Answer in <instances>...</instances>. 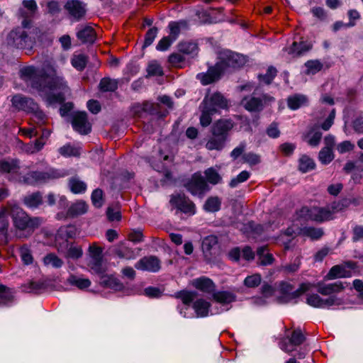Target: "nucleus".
I'll list each match as a JSON object with an SVG mask.
<instances>
[{
	"instance_id": "nucleus-62",
	"label": "nucleus",
	"mask_w": 363,
	"mask_h": 363,
	"mask_svg": "<svg viewBox=\"0 0 363 363\" xmlns=\"http://www.w3.org/2000/svg\"><path fill=\"white\" fill-rule=\"evenodd\" d=\"M157 28L155 27H153L150 28L145 35V42L143 47H147L150 45L154 40L155 39L157 35Z\"/></svg>"
},
{
	"instance_id": "nucleus-28",
	"label": "nucleus",
	"mask_w": 363,
	"mask_h": 363,
	"mask_svg": "<svg viewBox=\"0 0 363 363\" xmlns=\"http://www.w3.org/2000/svg\"><path fill=\"white\" fill-rule=\"evenodd\" d=\"M61 175L60 172L54 169H50L48 172H33L30 174L31 178L36 181L58 179Z\"/></svg>"
},
{
	"instance_id": "nucleus-57",
	"label": "nucleus",
	"mask_w": 363,
	"mask_h": 363,
	"mask_svg": "<svg viewBox=\"0 0 363 363\" xmlns=\"http://www.w3.org/2000/svg\"><path fill=\"white\" fill-rule=\"evenodd\" d=\"M296 230L298 228L294 230L293 228H289L284 234L281 235L280 240L285 245L286 249L289 247L288 242L297 234Z\"/></svg>"
},
{
	"instance_id": "nucleus-4",
	"label": "nucleus",
	"mask_w": 363,
	"mask_h": 363,
	"mask_svg": "<svg viewBox=\"0 0 363 363\" xmlns=\"http://www.w3.org/2000/svg\"><path fill=\"white\" fill-rule=\"evenodd\" d=\"M312 287L310 283H302L297 289L289 281H281L277 286V297L280 303L296 299Z\"/></svg>"
},
{
	"instance_id": "nucleus-19",
	"label": "nucleus",
	"mask_w": 363,
	"mask_h": 363,
	"mask_svg": "<svg viewBox=\"0 0 363 363\" xmlns=\"http://www.w3.org/2000/svg\"><path fill=\"white\" fill-rule=\"evenodd\" d=\"M65 9L77 21L82 18L86 13L85 5L78 0H70L65 4Z\"/></svg>"
},
{
	"instance_id": "nucleus-42",
	"label": "nucleus",
	"mask_w": 363,
	"mask_h": 363,
	"mask_svg": "<svg viewBox=\"0 0 363 363\" xmlns=\"http://www.w3.org/2000/svg\"><path fill=\"white\" fill-rule=\"evenodd\" d=\"M99 88L103 91H114L118 88V80L111 78H103L99 83Z\"/></svg>"
},
{
	"instance_id": "nucleus-15",
	"label": "nucleus",
	"mask_w": 363,
	"mask_h": 363,
	"mask_svg": "<svg viewBox=\"0 0 363 363\" xmlns=\"http://www.w3.org/2000/svg\"><path fill=\"white\" fill-rule=\"evenodd\" d=\"M72 126L77 132L82 135L88 134L91 129L85 112H77L74 115Z\"/></svg>"
},
{
	"instance_id": "nucleus-33",
	"label": "nucleus",
	"mask_w": 363,
	"mask_h": 363,
	"mask_svg": "<svg viewBox=\"0 0 363 363\" xmlns=\"http://www.w3.org/2000/svg\"><path fill=\"white\" fill-rule=\"evenodd\" d=\"M67 283L72 286H75L79 289H85L91 286V281L89 279H85L81 277H77L74 274L69 275L67 280Z\"/></svg>"
},
{
	"instance_id": "nucleus-27",
	"label": "nucleus",
	"mask_w": 363,
	"mask_h": 363,
	"mask_svg": "<svg viewBox=\"0 0 363 363\" xmlns=\"http://www.w3.org/2000/svg\"><path fill=\"white\" fill-rule=\"evenodd\" d=\"M322 133L317 128H312L303 135V139L311 147H317L321 140Z\"/></svg>"
},
{
	"instance_id": "nucleus-24",
	"label": "nucleus",
	"mask_w": 363,
	"mask_h": 363,
	"mask_svg": "<svg viewBox=\"0 0 363 363\" xmlns=\"http://www.w3.org/2000/svg\"><path fill=\"white\" fill-rule=\"evenodd\" d=\"M186 189L194 196L202 197L211 188L207 183H186Z\"/></svg>"
},
{
	"instance_id": "nucleus-7",
	"label": "nucleus",
	"mask_w": 363,
	"mask_h": 363,
	"mask_svg": "<svg viewBox=\"0 0 363 363\" xmlns=\"http://www.w3.org/2000/svg\"><path fill=\"white\" fill-rule=\"evenodd\" d=\"M7 44L19 49H30L34 41L28 35L27 32L21 28H18L8 35Z\"/></svg>"
},
{
	"instance_id": "nucleus-34",
	"label": "nucleus",
	"mask_w": 363,
	"mask_h": 363,
	"mask_svg": "<svg viewBox=\"0 0 363 363\" xmlns=\"http://www.w3.org/2000/svg\"><path fill=\"white\" fill-rule=\"evenodd\" d=\"M104 286L110 288L114 291H121L123 289V284L116 277L113 276H104L101 281Z\"/></svg>"
},
{
	"instance_id": "nucleus-16",
	"label": "nucleus",
	"mask_w": 363,
	"mask_h": 363,
	"mask_svg": "<svg viewBox=\"0 0 363 363\" xmlns=\"http://www.w3.org/2000/svg\"><path fill=\"white\" fill-rule=\"evenodd\" d=\"M12 105L18 110L27 112L36 111L38 105L31 99L24 97L21 95H15L11 99Z\"/></svg>"
},
{
	"instance_id": "nucleus-63",
	"label": "nucleus",
	"mask_w": 363,
	"mask_h": 363,
	"mask_svg": "<svg viewBox=\"0 0 363 363\" xmlns=\"http://www.w3.org/2000/svg\"><path fill=\"white\" fill-rule=\"evenodd\" d=\"M174 40L170 36L162 38L157 45V50L160 51L167 50Z\"/></svg>"
},
{
	"instance_id": "nucleus-21",
	"label": "nucleus",
	"mask_w": 363,
	"mask_h": 363,
	"mask_svg": "<svg viewBox=\"0 0 363 363\" xmlns=\"http://www.w3.org/2000/svg\"><path fill=\"white\" fill-rule=\"evenodd\" d=\"M233 127V123L230 120H219L213 125L211 132L213 136H222L227 139L228 133Z\"/></svg>"
},
{
	"instance_id": "nucleus-11",
	"label": "nucleus",
	"mask_w": 363,
	"mask_h": 363,
	"mask_svg": "<svg viewBox=\"0 0 363 363\" xmlns=\"http://www.w3.org/2000/svg\"><path fill=\"white\" fill-rule=\"evenodd\" d=\"M169 202L172 206L177 208L184 213H189L193 215L196 213V207L194 203L184 195H172Z\"/></svg>"
},
{
	"instance_id": "nucleus-53",
	"label": "nucleus",
	"mask_w": 363,
	"mask_h": 363,
	"mask_svg": "<svg viewBox=\"0 0 363 363\" xmlns=\"http://www.w3.org/2000/svg\"><path fill=\"white\" fill-rule=\"evenodd\" d=\"M301 233L303 235L307 236L313 240H317L320 238L323 233L320 228H305L301 230Z\"/></svg>"
},
{
	"instance_id": "nucleus-29",
	"label": "nucleus",
	"mask_w": 363,
	"mask_h": 363,
	"mask_svg": "<svg viewBox=\"0 0 363 363\" xmlns=\"http://www.w3.org/2000/svg\"><path fill=\"white\" fill-rule=\"evenodd\" d=\"M14 301L13 292L11 289L0 285V307L9 306Z\"/></svg>"
},
{
	"instance_id": "nucleus-18",
	"label": "nucleus",
	"mask_w": 363,
	"mask_h": 363,
	"mask_svg": "<svg viewBox=\"0 0 363 363\" xmlns=\"http://www.w3.org/2000/svg\"><path fill=\"white\" fill-rule=\"evenodd\" d=\"M8 207L0 208V245H5L9 241Z\"/></svg>"
},
{
	"instance_id": "nucleus-48",
	"label": "nucleus",
	"mask_w": 363,
	"mask_h": 363,
	"mask_svg": "<svg viewBox=\"0 0 363 363\" xmlns=\"http://www.w3.org/2000/svg\"><path fill=\"white\" fill-rule=\"evenodd\" d=\"M218 244V238L215 235L206 237L202 242V250L203 252H209Z\"/></svg>"
},
{
	"instance_id": "nucleus-61",
	"label": "nucleus",
	"mask_w": 363,
	"mask_h": 363,
	"mask_svg": "<svg viewBox=\"0 0 363 363\" xmlns=\"http://www.w3.org/2000/svg\"><path fill=\"white\" fill-rule=\"evenodd\" d=\"M179 50L186 54H196L198 47L194 43H184L180 44Z\"/></svg>"
},
{
	"instance_id": "nucleus-9",
	"label": "nucleus",
	"mask_w": 363,
	"mask_h": 363,
	"mask_svg": "<svg viewBox=\"0 0 363 363\" xmlns=\"http://www.w3.org/2000/svg\"><path fill=\"white\" fill-rule=\"evenodd\" d=\"M357 269L356 263L353 262H347L341 265H335L329 271L325 279L332 280L338 278L350 277L352 271Z\"/></svg>"
},
{
	"instance_id": "nucleus-46",
	"label": "nucleus",
	"mask_w": 363,
	"mask_h": 363,
	"mask_svg": "<svg viewBox=\"0 0 363 363\" xmlns=\"http://www.w3.org/2000/svg\"><path fill=\"white\" fill-rule=\"evenodd\" d=\"M76 234V228L74 226L68 225V226H62L60 227L57 231V238H62L65 239V241L68 238H73Z\"/></svg>"
},
{
	"instance_id": "nucleus-51",
	"label": "nucleus",
	"mask_w": 363,
	"mask_h": 363,
	"mask_svg": "<svg viewBox=\"0 0 363 363\" xmlns=\"http://www.w3.org/2000/svg\"><path fill=\"white\" fill-rule=\"evenodd\" d=\"M242 162L249 164L250 166H254L258 164L261 162L260 155L254 152L245 153L242 155Z\"/></svg>"
},
{
	"instance_id": "nucleus-52",
	"label": "nucleus",
	"mask_w": 363,
	"mask_h": 363,
	"mask_svg": "<svg viewBox=\"0 0 363 363\" xmlns=\"http://www.w3.org/2000/svg\"><path fill=\"white\" fill-rule=\"evenodd\" d=\"M91 202L96 208H101L104 205V199L102 190L96 189L92 192Z\"/></svg>"
},
{
	"instance_id": "nucleus-36",
	"label": "nucleus",
	"mask_w": 363,
	"mask_h": 363,
	"mask_svg": "<svg viewBox=\"0 0 363 363\" xmlns=\"http://www.w3.org/2000/svg\"><path fill=\"white\" fill-rule=\"evenodd\" d=\"M210 306V303L203 299H199L196 301L193 305V308L198 317L207 316Z\"/></svg>"
},
{
	"instance_id": "nucleus-31",
	"label": "nucleus",
	"mask_w": 363,
	"mask_h": 363,
	"mask_svg": "<svg viewBox=\"0 0 363 363\" xmlns=\"http://www.w3.org/2000/svg\"><path fill=\"white\" fill-rule=\"evenodd\" d=\"M20 167V161L17 159H8L0 160L1 172H14Z\"/></svg>"
},
{
	"instance_id": "nucleus-23",
	"label": "nucleus",
	"mask_w": 363,
	"mask_h": 363,
	"mask_svg": "<svg viewBox=\"0 0 363 363\" xmlns=\"http://www.w3.org/2000/svg\"><path fill=\"white\" fill-rule=\"evenodd\" d=\"M88 210V203L84 201L78 200L72 203L68 208L67 216L70 218L78 217L87 213Z\"/></svg>"
},
{
	"instance_id": "nucleus-2",
	"label": "nucleus",
	"mask_w": 363,
	"mask_h": 363,
	"mask_svg": "<svg viewBox=\"0 0 363 363\" xmlns=\"http://www.w3.org/2000/svg\"><path fill=\"white\" fill-rule=\"evenodd\" d=\"M348 286L347 282L340 281L331 284L318 282L315 286L318 292L322 295L330 296L323 298L316 294H309L307 296L306 303L315 308H329L333 306H340L343 301L335 294L342 291Z\"/></svg>"
},
{
	"instance_id": "nucleus-49",
	"label": "nucleus",
	"mask_w": 363,
	"mask_h": 363,
	"mask_svg": "<svg viewBox=\"0 0 363 363\" xmlns=\"http://www.w3.org/2000/svg\"><path fill=\"white\" fill-rule=\"evenodd\" d=\"M305 66L306 67V74H315L323 68V65L318 60H309L306 62Z\"/></svg>"
},
{
	"instance_id": "nucleus-1",
	"label": "nucleus",
	"mask_w": 363,
	"mask_h": 363,
	"mask_svg": "<svg viewBox=\"0 0 363 363\" xmlns=\"http://www.w3.org/2000/svg\"><path fill=\"white\" fill-rule=\"evenodd\" d=\"M40 73V81L49 80L48 86L40 89V95L48 104L60 103L64 101V92L68 90L67 82L64 78L57 74L56 67L50 64L44 65Z\"/></svg>"
},
{
	"instance_id": "nucleus-41",
	"label": "nucleus",
	"mask_w": 363,
	"mask_h": 363,
	"mask_svg": "<svg viewBox=\"0 0 363 363\" xmlns=\"http://www.w3.org/2000/svg\"><path fill=\"white\" fill-rule=\"evenodd\" d=\"M80 147L66 144L59 149V152L64 157H77L80 155Z\"/></svg>"
},
{
	"instance_id": "nucleus-58",
	"label": "nucleus",
	"mask_w": 363,
	"mask_h": 363,
	"mask_svg": "<svg viewBox=\"0 0 363 363\" xmlns=\"http://www.w3.org/2000/svg\"><path fill=\"white\" fill-rule=\"evenodd\" d=\"M116 255L120 258L125 259H133L137 257V255L135 253V252L128 247H123L118 249L116 251Z\"/></svg>"
},
{
	"instance_id": "nucleus-8",
	"label": "nucleus",
	"mask_w": 363,
	"mask_h": 363,
	"mask_svg": "<svg viewBox=\"0 0 363 363\" xmlns=\"http://www.w3.org/2000/svg\"><path fill=\"white\" fill-rule=\"evenodd\" d=\"M305 340V336L300 329L294 330L286 335L279 342L280 348L286 352H291L294 351L296 347L301 345Z\"/></svg>"
},
{
	"instance_id": "nucleus-64",
	"label": "nucleus",
	"mask_w": 363,
	"mask_h": 363,
	"mask_svg": "<svg viewBox=\"0 0 363 363\" xmlns=\"http://www.w3.org/2000/svg\"><path fill=\"white\" fill-rule=\"evenodd\" d=\"M277 74V69L273 67H270L268 68L267 74L264 76H259L260 80L264 82V84H269L273 80L274 77Z\"/></svg>"
},
{
	"instance_id": "nucleus-59",
	"label": "nucleus",
	"mask_w": 363,
	"mask_h": 363,
	"mask_svg": "<svg viewBox=\"0 0 363 363\" xmlns=\"http://www.w3.org/2000/svg\"><path fill=\"white\" fill-rule=\"evenodd\" d=\"M265 248L264 247H260L257 250V254L259 255V259L260 261V263L263 265H267L270 264L273 262V257L271 254H266L264 255Z\"/></svg>"
},
{
	"instance_id": "nucleus-39",
	"label": "nucleus",
	"mask_w": 363,
	"mask_h": 363,
	"mask_svg": "<svg viewBox=\"0 0 363 363\" xmlns=\"http://www.w3.org/2000/svg\"><path fill=\"white\" fill-rule=\"evenodd\" d=\"M225 140L224 137L213 135L206 143V147L208 150H220L223 148Z\"/></svg>"
},
{
	"instance_id": "nucleus-14",
	"label": "nucleus",
	"mask_w": 363,
	"mask_h": 363,
	"mask_svg": "<svg viewBox=\"0 0 363 363\" xmlns=\"http://www.w3.org/2000/svg\"><path fill=\"white\" fill-rule=\"evenodd\" d=\"M135 267L139 270L157 272L161 268V262L155 256L144 257L135 264Z\"/></svg>"
},
{
	"instance_id": "nucleus-12",
	"label": "nucleus",
	"mask_w": 363,
	"mask_h": 363,
	"mask_svg": "<svg viewBox=\"0 0 363 363\" xmlns=\"http://www.w3.org/2000/svg\"><path fill=\"white\" fill-rule=\"evenodd\" d=\"M272 101H274L272 97L265 95L262 98L247 96L242 100L241 104L249 111H259L263 108L264 104Z\"/></svg>"
},
{
	"instance_id": "nucleus-43",
	"label": "nucleus",
	"mask_w": 363,
	"mask_h": 363,
	"mask_svg": "<svg viewBox=\"0 0 363 363\" xmlns=\"http://www.w3.org/2000/svg\"><path fill=\"white\" fill-rule=\"evenodd\" d=\"M24 203L29 208H36L42 203V196L39 193H33L24 198Z\"/></svg>"
},
{
	"instance_id": "nucleus-25",
	"label": "nucleus",
	"mask_w": 363,
	"mask_h": 363,
	"mask_svg": "<svg viewBox=\"0 0 363 363\" xmlns=\"http://www.w3.org/2000/svg\"><path fill=\"white\" fill-rule=\"evenodd\" d=\"M308 98L303 94H294L288 97L287 105L291 110H297L308 104Z\"/></svg>"
},
{
	"instance_id": "nucleus-44",
	"label": "nucleus",
	"mask_w": 363,
	"mask_h": 363,
	"mask_svg": "<svg viewBox=\"0 0 363 363\" xmlns=\"http://www.w3.org/2000/svg\"><path fill=\"white\" fill-rule=\"evenodd\" d=\"M43 263L46 266H51L54 268H60L62 266L63 261L55 254L50 253L44 257Z\"/></svg>"
},
{
	"instance_id": "nucleus-50",
	"label": "nucleus",
	"mask_w": 363,
	"mask_h": 363,
	"mask_svg": "<svg viewBox=\"0 0 363 363\" xmlns=\"http://www.w3.org/2000/svg\"><path fill=\"white\" fill-rule=\"evenodd\" d=\"M57 200V204L60 208H65L67 206V199L63 196H56L53 194H49L47 196V202L49 205H54Z\"/></svg>"
},
{
	"instance_id": "nucleus-6",
	"label": "nucleus",
	"mask_w": 363,
	"mask_h": 363,
	"mask_svg": "<svg viewBox=\"0 0 363 363\" xmlns=\"http://www.w3.org/2000/svg\"><path fill=\"white\" fill-rule=\"evenodd\" d=\"M245 63V57L238 53L233 52L230 50H222L218 55V61L216 66L218 69H224L223 73L229 68H236Z\"/></svg>"
},
{
	"instance_id": "nucleus-22",
	"label": "nucleus",
	"mask_w": 363,
	"mask_h": 363,
	"mask_svg": "<svg viewBox=\"0 0 363 363\" xmlns=\"http://www.w3.org/2000/svg\"><path fill=\"white\" fill-rule=\"evenodd\" d=\"M223 69H218L215 65L214 67H210L206 73L198 74L196 77L201 81L202 84L207 85L219 79L221 74H223Z\"/></svg>"
},
{
	"instance_id": "nucleus-54",
	"label": "nucleus",
	"mask_w": 363,
	"mask_h": 363,
	"mask_svg": "<svg viewBox=\"0 0 363 363\" xmlns=\"http://www.w3.org/2000/svg\"><path fill=\"white\" fill-rule=\"evenodd\" d=\"M148 76H161L163 74L162 68L156 61H152L147 67Z\"/></svg>"
},
{
	"instance_id": "nucleus-55",
	"label": "nucleus",
	"mask_w": 363,
	"mask_h": 363,
	"mask_svg": "<svg viewBox=\"0 0 363 363\" xmlns=\"http://www.w3.org/2000/svg\"><path fill=\"white\" fill-rule=\"evenodd\" d=\"M262 281L261 276L258 274H255L247 277L244 280V284L247 287L254 288L258 286Z\"/></svg>"
},
{
	"instance_id": "nucleus-32",
	"label": "nucleus",
	"mask_w": 363,
	"mask_h": 363,
	"mask_svg": "<svg viewBox=\"0 0 363 363\" xmlns=\"http://www.w3.org/2000/svg\"><path fill=\"white\" fill-rule=\"evenodd\" d=\"M77 36L82 43H94L95 40V32L91 26H85L79 30Z\"/></svg>"
},
{
	"instance_id": "nucleus-26",
	"label": "nucleus",
	"mask_w": 363,
	"mask_h": 363,
	"mask_svg": "<svg viewBox=\"0 0 363 363\" xmlns=\"http://www.w3.org/2000/svg\"><path fill=\"white\" fill-rule=\"evenodd\" d=\"M192 286L196 289L206 293H211L214 290L215 285L213 281L206 277H201L194 279L191 282Z\"/></svg>"
},
{
	"instance_id": "nucleus-40",
	"label": "nucleus",
	"mask_w": 363,
	"mask_h": 363,
	"mask_svg": "<svg viewBox=\"0 0 363 363\" xmlns=\"http://www.w3.org/2000/svg\"><path fill=\"white\" fill-rule=\"evenodd\" d=\"M221 200L218 196L209 197L203 205V208L207 212H216L220 210Z\"/></svg>"
},
{
	"instance_id": "nucleus-38",
	"label": "nucleus",
	"mask_w": 363,
	"mask_h": 363,
	"mask_svg": "<svg viewBox=\"0 0 363 363\" xmlns=\"http://www.w3.org/2000/svg\"><path fill=\"white\" fill-rule=\"evenodd\" d=\"M201 115L200 117V123L203 127H206L209 125L212 121L211 116L216 113L211 108H208L206 104H203V103L201 105Z\"/></svg>"
},
{
	"instance_id": "nucleus-5",
	"label": "nucleus",
	"mask_w": 363,
	"mask_h": 363,
	"mask_svg": "<svg viewBox=\"0 0 363 363\" xmlns=\"http://www.w3.org/2000/svg\"><path fill=\"white\" fill-rule=\"evenodd\" d=\"M339 211L337 206L331 207H303L299 211V216L306 220H312L318 222H322L332 219L335 212Z\"/></svg>"
},
{
	"instance_id": "nucleus-3",
	"label": "nucleus",
	"mask_w": 363,
	"mask_h": 363,
	"mask_svg": "<svg viewBox=\"0 0 363 363\" xmlns=\"http://www.w3.org/2000/svg\"><path fill=\"white\" fill-rule=\"evenodd\" d=\"M4 207H8V216H11L13 225L19 231L27 230L28 233H30L41 223L38 218H30L28 214L16 204L8 202Z\"/></svg>"
},
{
	"instance_id": "nucleus-20",
	"label": "nucleus",
	"mask_w": 363,
	"mask_h": 363,
	"mask_svg": "<svg viewBox=\"0 0 363 363\" xmlns=\"http://www.w3.org/2000/svg\"><path fill=\"white\" fill-rule=\"evenodd\" d=\"M311 47L312 45L310 43L304 41L299 43L294 42L290 47L284 49V52H286L289 58H294L309 50Z\"/></svg>"
},
{
	"instance_id": "nucleus-60",
	"label": "nucleus",
	"mask_w": 363,
	"mask_h": 363,
	"mask_svg": "<svg viewBox=\"0 0 363 363\" xmlns=\"http://www.w3.org/2000/svg\"><path fill=\"white\" fill-rule=\"evenodd\" d=\"M83 254L82 249L79 246H71L66 254V257L77 259L82 257Z\"/></svg>"
},
{
	"instance_id": "nucleus-37",
	"label": "nucleus",
	"mask_w": 363,
	"mask_h": 363,
	"mask_svg": "<svg viewBox=\"0 0 363 363\" xmlns=\"http://www.w3.org/2000/svg\"><path fill=\"white\" fill-rule=\"evenodd\" d=\"M315 167L314 160L306 155H303L298 160V169L306 173L308 171L313 169Z\"/></svg>"
},
{
	"instance_id": "nucleus-30",
	"label": "nucleus",
	"mask_w": 363,
	"mask_h": 363,
	"mask_svg": "<svg viewBox=\"0 0 363 363\" xmlns=\"http://www.w3.org/2000/svg\"><path fill=\"white\" fill-rule=\"evenodd\" d=\"M213 298L218 303L227 304L235 301V295L230 291H219L213 294Z\"/></svg>"
},
{
	"instance_id": "nucleus-47",
	"label": "nucleus",
	"mask_w": 363,
	"mask_h": 363,
	"mask_svg": "<svg viewBox=\"0 0 363 363\" xmlns=\"http://www.w3.org/2000/svg\"><path fill=\"white\" fill-rule=\"evenodd\" d=\"M72 66L77 70H82L87 63V57L82 54L74 55L71 60Z\"/></svg>"
},
{
	"instance_id": "nucleus-56",
	"label": "nucleus",
	"mask_w": 363,
	"mask_h": 363,
	"mask_svg": "<svg viewBox=\"0 0 363 363\" xmlns=\"http://www.w3.org/2000/svg\"><path fill=\"white\" fill-rule=\"evenodd\" d=\"M23 5L27 9V13H21L22 16L29 17L32 16L37 10V4L34 0H24Z\"/></svg>"
},
{
	"instance_id": "nucleus-13",
	"label": "nucleus",
	"mask_w": 363,
	"mask_h": 363,
	"mask_svg": "<svg viewBox=\"0 0 363 363\" xmlns=\"http://www.w3.org/2000/svg\"><path fill=\"white\" fill-rule=\"evenodd\" d=\"M203 104H206L216 113L220 109H225L228 107V100L220 93L206 96L203 101Z\"/></svg>"
},
{
	"instance_id": "nucleus-17",
	"label": "nucleus",
	"mask_w": 363,
	"mask_h": 363,
	"mask_svg": "<svg viewBox=\"0 0 363 363\" xmlns=\"http://www.w3.org/2000/svg\"><path fill=\"white\" fill-rule=\"evenodd\" d=\"M102 252L103 248L98 246L96 243L91 244L89 247V256L91 258L89 266L96 272H99L100 269Z\"/></svg>"
},
{
	"instance_id": "nucleus-45",
	"label": "nucleus",
	"mask_w": 363,
	"mask_h": 363,
	"mask_svg": "<svg viewBox=\"0 0 363 363\" xmlns=\"http://www.w3.org/2000/svg\"><path fill=\"white\" fill-rule=\"evenodd\" d=\"M335 158V155L333 150L325 148H322L318 153V160L323 164H328Z\"/></svg>"
},
{
	"instance_id": "nucleus-35",
	"label": "nucleus",
	"mask_w": 363,
	"mask_h": 363,
	"mask_svg": "<svg viewBox=\"0 0 363 363\" xmlns=\"http://www.w3.org/2000/svg\"><path fill=\"white\" fill-rule=\"evenodd\" d=\"M169 36L173 40H175L179 36L180 32L187 28V23L186 21H172L169 23Z\"/></svg>"
},
{
	"instance_id": "nucleus-10",
	"label": "nucleus",
	"mask_w": 363,
	"mask_h": 363,
	"mask_svg": "<svg viewBox=\"0 0 363 363\" xmlns=\"http://www.w3.org/2000/svg\"><path fill=\"white\" fill-rule=\"evenodd\" d=\"M20 77L28 84L36 89L40 92V89H43V86L39 84L40 81V72L33 66L24 67L20 69Z\"/></svg>"
}]
</instances>
